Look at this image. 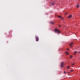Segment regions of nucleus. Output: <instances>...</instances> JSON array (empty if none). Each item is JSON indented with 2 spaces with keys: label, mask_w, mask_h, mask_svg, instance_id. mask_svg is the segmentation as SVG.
I'll return each mask as SVG.
<instances>
[{
  "label": "nucleus",
  "mask_w": 80,
  "mask_h": 80,
  "mask_svg": "<svg viewBox=\"0 0 80 80\" xmlns=\"http://www.w3.org/2000/svg\"><path fill=\"white\" fill-rule=\"evenodd\" d=\"M55 33H60V30L57 29H55L54 30Z\"/></svg>",
  "instance_id": "nucleus-1"
},
{
  "label": "nucleus",
  "mask_w": 80,
  "mask_h": 80,
  "mask_svg": "<svg viewBox=\"0 0 80 80\" xmlns=\"http://www.w3.org/2000/svg\"><path fill=\"white\" fill-rule=\"evenodd\" d=\"M35 38L36 39V42H38V41L39 40V38H38V36H36L35 37Z\"/></svg>",
  "instance_id": "nucleus-2"
},
{
  "label": "nucleus",
  "mask_w": 80,
  "mask_h": 80,
  "mask_svg": "<svg viewBox=\"0 0 80 80\" xmlns=\"http://www.w3.org/2000/svg\"><path fill=\"white\" fill-rule=\"evenodd\" d=\"M63 66V62H62L61 64V68H62Z\"/></svg>",
  "instance_id": "nucleus-3"
},
{
  "label": "nucleus",
  "mask_w": 80,
  "mask_h": 80,
  "mask_svg": "<svg viewBox=\"0 0 80 80\" xmlns=\"http://www.w3.org/2000/svg\"><path fill=\"white\" fill-rule=\"evenodd\" d=\"M51 3L52 6H54V5H55V2H51Z\"/></svg>",
  "instance_id": "nucleus-4"
},
{
  "label": "nucleus",
  "mask_w": 80,
  "mask_h": 80,
  "mask_svg": "<svg viewBox=\"0 0 80 80\" xmlns=\"http://www.w3.org/2000/svg\"><path fill=\"white\" fill-rule=\"evenodd\" d=\"M77 52L76 51H74V54L73 55H76V54H77Z\"/></svg>",
  "instance_id": "nucleus-5"
},
{
  "label": "nucleus",
  "mask_w": 80,
  "mask_h": 80,
  "mask_svg": "<svg viewBox=\"0 0 80 80\" xmlns=\"http://www.w3.org/2000/svg\"><path fill=\"white\" fill-rule=\"evenodd\" d=\"M72 17V15H70L68 16V18H70Z\"/></svg>",
  "instance_id": "nucleus-6"
},
{
  "label": "nucleus",
  "mask_w": 80,
  "mask_h": 80,
  "mask_svg": "<svg viewBox=\"0 0 80 80\" xmlns=\"http://www.w3.org/2000/svg\"><path fill=\"white\" fill-rule=\"evenodd\" d=\"M72 45H73V42L71 43V44L70 45V46L72 47Z\"/></svg>",
  "instance_id": "nucleus-7"
},
{
  "label": "nucleus",
  "mask_w": 80,
  "mask_h": 80,
  "mask_svg": "<svg viewBox=\"0 0 80 80\" xmlns=\"http://www.w3.org/2000/svg\"><path fill=\"white\" fill-rule=\"evenodd\" d=\"M50 23H51V24H54V22H50Z\"/></svg>",
  "instance_id": "nucleus-8"
},
{
  "label": "nucleus",
  "mask_w": 80,
  "mask_h": 80,
  "mask_svg": "<svg viewBox=\"0 0 80 80\" xmlns=\"http://www.w3.org/2000/svg\"><path fill=\"white\" fill-rule=\"evenodd\" d=\"M65 53H66V54H67V55H68L69 54V53H68V52H66Z\"/></svg>",
  "instance_id": "nucleus-9"
},
{
  "label": "nucleus",
  "mask_w": 80,
  "mask_h": 80,
  "mask_svg": "<svg viewBox=\"0 0 80 80\" xmlns=\"http://www.w3.org/2000/svg\"><path fill=\"white\" fill-rule=\"evenodd\" d=\"M76 7H77V8H79V5H76Z\"/></svg>",
  "instance_id": "nucleus-10"
},
{
  "label": "nucleus",
  "mask_w": 80,
  "mask_h": 80,
  "mask_svg": "<svg viewBox=\"0 0 80 80\" xmlns=\"http://www.w3.org/2000/svg\"><path fill=\"white\" fill-rule=\"evenodd\" d=\"M70 58H72V57H72V56H71L70 55Z\"/></svg>",
  "instance_id": "nucleus-11"
},
{
  "label": "nucleus",
  "mask_w": 80,
  "mask_h": 80,
  "mask_svg": "<svg viewBox=\"0 0 80 80\" xmlns=\"http://www.w3.org/2000/svg\"><path fill=\"white\" fill-rule=\"evenodd\" d=\"M58 18H62V16H58Z\"/></svg>",
  "instance_id": "nucleus-12"
},
{
  "label": "nucleus",
  "mask_w": 80,
  "mask_h": 80,
  "mask_svg": "<svg viewBox=\"0 0 80 80\" xmlns=\"http://www.w3.org/2000/svg\"><path fill=\"white\" fill-rule=\"evenodd\" d=\"M75 65V63H73V64H72V65Z\"/></svg>",
  "instance_id": "nucleus-13"
},
{
  "label": "nucleus",
  "mask_w": 80,
  "mask_h": 80,
  "mask_svg": "<svg viewBox=\"0 0 80 80\" xmlns=\"http://www.w3.org/2000/svg\"><path fill=\"white\" fill-rule=\"evenodd\" d=\"M65 73H66V72H65V71H64V74H65Z\"/></svg>",
  "instance_id": "nucleus-14"
},
{
  "label": "nucleus",
  "mask_w": 80,
  "mask_h": 80,
  "mask_svg": "<svg viewBox=\"0 0 80 80\" xmlns=\"http://www.w3.org/2000/svg\"><path fill=\"white\" fill-rule=\"evenodd\" d=\"M70 68V67H69V66H68L67 67V68Z\"/></svg>",
  "instance_id": "nucleus-15"
},
{
  "label": "nucleus",
  "mask_w": 80,
  "mask_h": 80,
  "mask_svg": "<svg viewBox=\"0 0 80 80\" xmlns=\"http://www.w3.org/2000/svg\"><path fill=\"white\" fill-rule=\"evenodd\" d=\"M70 72H73V70H70Z\"/></svg>",
  "instance_id": "nucleus-16"
},
{
  "label": "nucleus",
  "mask_w": 80,
  "mask_h": 80,
  "mask_svg": "<svg viewBox=\"0 0 80 80\" xmlns=\"http://www.w3.org/2000/svg\"><path fill=\"white\" fill-rule=\"evenodd\" d=\"M59 27H61V26H60V25H59Z\"/></svg>",
  "instance_id": "nucleus-17"
},
{
  "label": "nucleus",
  "mask_w": 80,
  "mask_h": 80,
  "mask_svg": "<svg viewBox=\"0 0 80 80\" xmlns=\"http://www.w3.org/2000/svg\"><path fill=\"white\" fill-rule=\"evenodd\" d=\"M67 50H69V49L68 48V49H67Z\"/></svg>",
  "instance_id": "nucleus-18"
},
{
  "label": "nucleus",
  "mask_w": 80,
  "mask_h": 80,
  "mask_svg": "<svg viewBox=\"0 0 80 80\" xmlns=\"http://www.w3.org/2000/svg\"><path fill=\"white\" fill-rule=\"evenodd\" d=\"M68 73H70V72H68Z\"/></svg>",
  "instance_id": "nucleus-19"
},
{
  "label": "nucleus",
  "mask_w": 80,
  "mask_h": 80,
  "mask_svg": "<svg viewBox=\"0 0 80 80\" xmlns=\"http://www.w3.org/2000/svg\"><path fill=\"white\" fill-rule=\"evenodd\" d=\"M79 53H80V52H78Z\"/></svg>",
  "instance_id": "nucleus-20"
}]
</instances>
